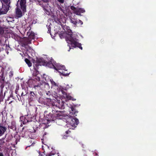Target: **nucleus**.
<instances>
[{
  "mask_svg": "<svg viewBox=\"0 0 156 156\" xmlns=\"http://www.w3.org/2000/svg\"><path fill=\"white\" fill-rule=\"evenodd\" d=\"M59 36L61 39L65 37L66 40L68 43V46L69 47V49L68 51H69L70 50L73 48L78 47L82 50L81 44L78 42L77 35L72 33L71 30H69L67 32L60 33L59 34Z\"/></svg>",
  "mask_w": 156,
  "mask_h": 156,
  "instance_id": "f257e3e1",
  "label": "nucleus"
},
{
  "mask_svg": "<svg viewBox=\"0 0 156 156\" xmlns=\"http://www.w3.org/2000/svg\"><path fill=\"white\" fill-rule=\"evenodd\" d=\"M62 92L63 94V97L66 99V100H72L73 101H75L76 100L75 99H73L72 97L69 95V94L63 92V91H62Z\"/></svg>",
  "mask_w": 156,
  "mask_h": 156,
  "instance_id": "9d476101",
  "label": "nucleus"
},
{
  "mask_svg": "<svg viewBox=\"0 0 156 156\" xmlns=\"http://www.w3.org/2000/svg\"><path fill=\"white\" fill-rule=\"evenodd\" d=\"M85 12V10L84 9L79 8L75 9L74 13L77 15L81 16V13H83Z\"/></svg>",
  "mask_w": 156,
  "mask_h": 156,
  "instance_id": "1a4fd4ad",
  "label": "nucleus"
},
{
  "mask_svg": "<svg viewBox=\"0 0 156 156\" xmlns=\"http://www.w3.org/2000/svg\"><path fill=\"white\" fill-rule=\"evenodd\" d=\"M38 2H41L42 0H37Z\"/></svg>",
  "mask_w": 156,
  "mask_h": 156,
  "instance_id": "a878e982",
  "label": "nucleus"
},
{
  "mask_svg": "<svg viewBox=\"0 0 156 156\" xmlns=\"http://www.w3.org/2000/svg\"><path fill=\"white\" fill-rule=\"evenodd\" d=\"M25 94H24L23 93V92H22L21 94V96H24V95H25Z\"/></svg>",
  "mask_w": 156,
  "mask_h": 156,
  "instance_id": "4be33fe9",
  "label": "nucleus"
},
{
  "mask_svg": "<svg viewBox=\"0 0 156 156\" xmlns=\"http://www.w3.org/2000/svg\"><path fill=\"white\" fill-rule=\"evenodd\" d=\"M38 80L39 81L40 80V78H38Z\"/></svg>",
  "mask_w": 156,
  "mask_h": 156,
  "instance_id": "cd10ccee",
  "label": "nucleus"
},
{
  "mask_svg": "<svg viewBox=\"0 0 156 156\" xmlns=\"http://www.w3.org/2000/svg\"><path fill=\"white\" fill-rule=\"evenodd\" d=\"M57 113L56 115L58 116H62L64 117V118H62L61 119H65L66 120V122L67 123V126L70 129H73V127H76V125L79 123L78 119L76 118H74L72 116L69 117L67 115H65L60 111H57Z\"/></svg>",
  "mask_w": 156,
  "mask_h": 156,
  "instance_id": "7ed1b4c3",
  "label": "nucleus"
},
{
  "mask_svg": "<svg viewBox=\"0 0 156 156\" xmlns=\"http://www.w3.org/2000/svg\"><path fill=\"white\" fill-rule=\"evenodd\" d=\"M50 82L51 84V88L53 87H55V89H57L58 91L62 90V88L60 86H59L52 79L50 80Z\"/></svg>",
  "mask_w": 156,
  "mask_h": 156,
  "instance_id": "6e6552de",
  "label": "nucleus"
},
{
  "mask_svg": "<svg viewBox=\"0 0 156 156\" xmlns=\"http://www.w3.org/2000/svg\"><path fill=\"white\" fill-rule=\"evenodd\" d=\"M26 0H19L17 3V8L16 9V16L20 17L23 13L26 12Z\"/></svg>",
  "mask_w": 156,
  "mask_h": 156,
  "instance_id": "20e7f679",
  "label": "nucleus"
},
{
  "mask_svg": "<svg viewBox=\"0 0 156 156\" xmlns=\"http://www.w3.org/2000/svg\"><path fill=\"white\" fill-rule=\"evenodd\" d=\"M5 127L2 126H0V136L3 135L6 131Z\"/></svg>",
  "mask_w": 156,
  "mask_h": 156,
  "instance_id": "ddd939ff",
  "label": "nucleus"
},
{
  "mask_svg": "<svg viewBox=\"0 0 156 156\" xmlns=\"http://www.w3.org/2000/svg\"><path fill=\"white\" fill-rule=\"evenodd\" d=\"M58 1L61 3H63L64 2V0H58Z\"/></svg>",
  "mask_w": 156,
  "mask_h": 156,
  "instance_id": "6ab92c4d",
  "label": "nucleus"
},
{
  "mask_svg": "<svg viewBox=\"0 0 156 156\" xmlns=\"http://www.w3.org/2000/svg\"><path fill=\"white\" fill-rule=\"evenodd\" d=\"M6 10L7 11L8 10L7 9H6Z\"/></svg>",
  "mask_w": 156,
  "mask_h": 156,
  "instance_id": "c85d7f7f",
  "label": "nucleus"
},
{
  "mask_svg": "<svg viewBox=\"0 0 156 156\" xmlns=\"http://www.w3.org/2000/svg\"><path fill=\"white\" fill-rule=\"evenodd\" d=\"M66 133H68V131H66Z\"/></svg>",
  "mask_w": 156,
  "mask_h": 156,
  "instance_id": "2f4dec72",
  "label": "nucleus"
},
{
  "mask_svg": "<svg viewBox=\"0 0 156 156\" xmlns=\"http://www.w3.org/2000/svg\"><path fill=\"white\" fill-rule=\"evenodd\" d=\"M11 102H12V101H10V102L9 103V104H10V103H11Z\"/></svg>",
  "mask_w": 156,
  "mask_h": 156,
  "instance_id": "c756f323",
  "label": "nucleus"
},
{
  "mask_svg": "<svg viewBox=\"0 0 156 156\" xmlns=\"http://www.w3.org/2000/svg\"><path fill=\"white\" fill-rule=\"evenodd\" d=\"M25 62L27 64L29 67H30L31 66L32 63L28 59L26 58L25 59Z\"/></svg>",
  "mask_w": 156,
  "mask_h": 156,
  "instance_id": "2eb2a0df",
  "label": "nucleus"
},
{
  "mask_svg": "<svg viewBox=\"0 0 156 156\" xmlns=\"http://www.w3.org/2000/svg\"><path fill=\"white\" fill-rule=\"evenodd\" d=\"M48 32L50 33V31H51V28H50V27H49V26H48Z\"/></svg>",
  "mask_w": 156,
  "mask_h": 156,
  "instance_id": "aec40b11",
  "label": "nucleus"
},
{
  "mask_svg": "<svg viewBox=\"0 0 156 156\" xmlns=\"http://www.w3.org/2000/svg\"><path fill=\"white\" fill-rule=\"evenodd\" d=\"M39 61L40 62L39 64H35V65L36 66L46 65L49 68H54L56 70H62V71H58V72L60 73V75L62 74L65 76H68L70 73H65L63 70L66 71L67 70L66 69L64 66L61 65L58 63L56 64V62L54 61L53 59H51L50 62H49L47 64L45 63L44 60H43L42 59H40Z\"/></svg>",
  "mask_w": 156,
  "mask_h": 156,
  "instance_id": "f03ea898",
  "label": "nucleus"
},
{
  "mask_svg": "<svg viewBox=\"0 0 156 156\" xmlns=\"http://www.w3.org/2000/svg\"><path fill=\"white\" fill-rule=\"evenodd\" d=\"M9 1L8 0H1V2L2 4V7L3 8L4 6V3L6 4V6H8V3Z\"/></svg>",
  "mask_w": 156,
  "mask_h": 156,
  "instance_id": "4468645a",
  "label": "nucleus"
},
{
  "mask_svg": "<svg viewBox=\"0 0 156 156\" xmlns=\"http://www.w3.org/2000/svg\"><path fill=\"white\" fill-rule=\"evenodd\" d=\"M57 6L58 10L56 12V13L57 16H58V17H59L58 19L59 20V21L61 22V21H62L61 19H62L63 18L64 20V22H65V18L63 17V16H61V15L62 16L63 15L62 13H65L64 10H62L59 5H58ZM62 22H64V21Z\"/></svg>",
  "mask_w": 156,
  "mask_h": 156,
  "instance_id": "39448f33",
  "label": "nucleus"
},
{
  "mask_svg": "<svg viewBox=\"0 0 156 156\" xmlns=\"http://www.w3.org/2000/svg\"><path fill=\"white\" fill-rule=\"evenodd\" d=\"M70 109L69 110V115H76L78 111H76L75 108H70Z\"/></svg>",
  "mask_w": 156,
  "mask_h": 156,
  "instance_id": "9b49d317",
  "label": "nucleus"
},
{
  "mask_svg": "<svg viewBox=\"0 0 156 156\" xmlns=\"http://www.w3.org/2000/svg\"><path fill=\"white\" fill-rule=\"evenodd\" d=\"M77 8H75V7H73V6H72L71 7V9H72V10H73L74 11V12H75V10L76 9H77Z\"/></svg>",
  "mask_w": 156,
  "mask_h": 156,
  "instance_id": "f3484780",
  "label": "nucleus"
},
{
  "mask_svg": "<svg viewBox=\"0 0 156 156\" xmlns=\"http://www.w3.org/2000/svg\"><path fill=\"white\" fill-rule=\"evenodd\" d=\"M50 94V91H48V93H47V94L48 95H49Z\"/></svg>",
  "mask_w": 156,
  "mask_h": 156,
  "instance_id": "5701e85b",
  "label": "nucleus"
},
{
  "mask_svg": "<svg viewBox=\"0 0 156 156\" xmlns=\"http://www.w3.org/2000/svg\"><path fill=\"white\" fill-rule=\"evenodd\" d=\"M10 76H12L13 75V72L11 71L10 73Z\"/></svg>",
  "mask_w": 156,
  "mask_h": 156,
  "instance_id": "412c9836",
  "label": "nucleus"
},
{
  "mask_svg": "<svg viewBox=\"0 0 156 156\" xmlns=\"http://www.w3.org/2000/svg\"><path fill=\"white\" fill-rule=\"evenodd\" d=\"M67 137V136H66L65 135V136H64L63 137H64V139H66Z\"/></svg>",
  "mask_w": 156,
  "mask_h": 156,
  "instance_id": "393cba45",
  "label": "nucleus"
},
{
  "mask_svg": "<svg viewBox=\"0 0 156 156\" xmlns=\"http://www.w3.org/2000/svg\"><path fill=\"white\" fill-rule=\"evenodd\" d=\"M63 106H64V107H65V105H64V104H63Z\"/></svg>",
  "mask_w": 156,
  "mask_h": 156,
  "instance_id": "7c9ffc66",
  "label": "nucleus"
},
{
  "mask_svg": "<svg viewBox=\"0 0 156 156\" xmlns=\"http://www.w3.org/2000/svg\"><path fill=\"white\" fill-rule=\"evenodd\" d=\"M29 34V36L28 38L26 39V41L25 43V45H27L28 44H30L31 43V41L32 39H34L35 38V35L34 33L31 32Z\"/></svg>",
  "mask_w": 156,
  "mask_h": 156,
  "instance_id": "0eeeda50",
  "label": "nucleus"
},
{
  "mask_svg": "<svg viewBox=\"0 0 156 156\" xmlns=\"http://www.w3.org/2000/svg\"><path fill=\"white\" fill-rule=\"evenodd\" d=\"M70 22L73 23L74 26H78V25L80 24L81 25L83 24V22L80 20H77V19L72 18H70Z\"/></svg>",
  "mask_w": 156,
  "mask_h": 156,
  "instance_id": "423d86ee",
  "label": "nucleus"
},
{
  "mask_svg": "<svg viewBox=\"0 0 156 156\" xmlns=\"http://www.w3.org/2000/svg\"><path fill=\"white\" fill-rule=\"evenodd\" d=\"M1 11H0V15H1Z\"/></svg>",
  "mask_w": 156,
  "mask_h": 156,
  "instance_id": "bb28decb",
  "label": "nucleus"
},
{
  "mask_svg": "<svg viewBox=\"0 0 156 156\" xmlns=\"http://www.w3.org/2000/svg\"><path fill=\"white\" fill-rule=\"evenodd\" d=\"M44 84L46 86H47L48 87V88L49 87V84L48 83H44Z\"/></svg>",
  "mask_w": 156,
  "mask_h": 156,
  "instance_id": "a211bd4d",
  "label": "nucleus"
},
{
  "mask_svg": "<svg viewBox=\"0 0 156 156\" xmlns=\"http://www.w3.org/2000/svg\"><path fill=\"white\" fill-rule=\"evenodd\" d=\"M45 80L46 81H50V80H52L51 77H49L48 76H46L45 77Z\"/></svg>",
  "mask_w": 156,
  "mask_h": 156,
  "instance_id": "dca6fc26",
  "label": "nucleus"
},
{
  "mask_svg": "<svg viewBox=\"0 0 156 156\" xmlns=\"http://www.w3.org/2000/svg\"><path fill=\"white\" fill-rule=\"evenodd\" d=\"M27 116L25 115L24 116H21L20 117V120L23 121V124H25L28 122V121L27 119Z\"/></svg>",
  "mask_w": 156,
  "mask_h": 156,
  "instance_id": "f8f14e48",
  "label": "nucleus"
},
{
  "mask_svg": "<svg viewBox=\"0 0 156 156\" xmlns=\"http://www.w3.org/2000/svg\"><path fill=\"white\" fill-rule=\"evenodd\" d=\"M0 156H3L2 153L0 152Z\"/></svg>",
  "mask_w": 156,
  "mask_h": 156,
  "instance_id": "b1692460",
  "label": "nucleus"
}]
</instances>
